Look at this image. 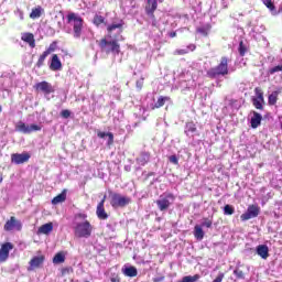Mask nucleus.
I'll use <instances>...</instances> for the list:
<instances>
[{"instance_id":"nucleus-1","label":"nucleus","mask_w":282,"mask_h":282,"mask_svg":"<svg viewBox=\"0 0 282 282\" xmlns=\"http://www.w3.org/2000/svg\"><path fill=\"white\" fill-rule=\"evenodd\" d=\"M74 235L77 239H89L94 232V226L87 220V214H77L74 223Z\"/></svg>"},{"instance_id":"nucleus-2","label":"nucleus","mask_w":282,"mask_h":282,"mask_svg":"<svg viewBox=\"0 0 282 282\" xmlns=\"http://www.w3.org/2000/svg\"><path fill=\"white\" fill-rule=\"evenodd\" d=\"M67 34H73L74 39H80L83 34V18L78 13H68L67 17Z\"/></svg>"},{"instance_id":"nucleus-3","label":"nucleus","mask_w":282,"mask_h":282,"mask_svg":"<svg viewBox=\"0 0 282 282\" xmlns=\"http://www.w3.org/2000/svg\"><path fill=\"white\" fill-rule=\"evenodd\" d=\"M175 202V195L173 193H164L162 194L159 199L156 200V206L161 213H164V210H169L171 205Z\"/></svg>"},{"instance_id":"nucleus-4","label":"nucleus","mask_w":282,"mask_h":282,"mask_svg":"<svg viewBox=\"0 0 282 282\" xmlns=\"http://www.w3.org/2000/svg\"><path fill=\"white\" fill-rule=\"evenodd\" d=\"M99 46L106 54H120V44H118L116 40L108 41L107 39H104L100 41Z\"/></svg>"},{"instance_id":"nucleus-5","label":"nucleus","mask_w":282,"mask_h":282,"mask_svg":"<svg viewBox=\"0 0 282 282\" xmlns=\"http://www.w3.org/2000/svg\"><path fill=\"white\" fill-rule=\"evenodd\" d=\"M228 74V58L223 57L220 64L207 72L209 78H217V76H226Z\"/></svg>"},{"instance_id":"nucleus-6","label":"nucleus","mask_w":282,"mask_h":282,"mask_svg":"<svg viewBox=\"0 0 282 282\" xmlns=\"http://www.w3.org/2000/svg\"><path fill=\"white\" fill-rule=\"evenodd\" d=\"M42 127L40 124H26L23 121H19L15 124V131H19L20 133L30 134L34 133V131H41Z\"/></svg>"},{"instance_id":"nucleus-7","label":"nucleus","mask_w":282,"mask_h":282,"mask_svg":"<svg viewBox=\"0 0 282 282\" xmlns=\"http://www.w3.org/2000/svg\"><path fill=\"white\" fill-rule=\"evenodd\" d=\"M110 204L113 208H123V206H128V204H131V198L122 196L120 194H112Z\"/></svg>"},{"instance_id":"nucleus-8","label":"nucleus","mask_w":282,"mask_h":282,"mask_svg":"<svg viewBox=\"0 0 282 282\" xmlns=\"http://www.w3.org/2000/svg\"><path fill=\"white\" fill-rule=\"evenodd\" d=\"M259 217V207L257 205H250L245 214L240 216L241 221H248V219H254Z\"/></svg>"},{"instance_id":"nucleus-9","label":"nucleus","mask_w":282,"mask_h":282,"mask_svg":"<svg viewBox=\"0 0 282 282\" xmlns=\"http://www.w3.org/2000/svg\"><path fill=\"white\" fill-rule=\"evenodd\" d=\"M14 249V245L12 242L3 243L0 248V263H6L8 258L10 257V250Z\"/></svg>"},{"instance_id":"nucleus-10","label":"nucleus","mask_w":282,"mask_h":282,"mask_svg":"<svg viewBox=\"0 0 282 282\" xmlns=\"http://www.w3.org/2000/svg\"><path fill=\"white\" fill-rule=\"evenodd\" d=\"M30 161V153H14L11 155V162L13 164H25V162Z\"/></svg>"},{"instance_id":"nucleus-11","label":"nucleus","mask_w":282,"mask_h":282,"mask_svg":"<svg viewBox=\"0 0 282 282\" xmlns=\"http://www.w3.org/2000/svg\"><path fill=\"white\" fill-rule=\"evenodd\" d=\"M35 89L37 91H42V94H45V95H50V94H54L55 89L54 87L52 86V84L47 83V82H41V83H37L35 85Z\"/></svg>"},{"instance_id":"nucleus-12","label":"nucleus","mask_w":282,"mask_h":282,"mask_svg":"<svg viewBox=\"0 0 282 282\" xmlns=\"http://www.w3.org/2000/svg\"><path fill=\"white\" fill-rule=\"evenodd\" d=\"M45 261L44 256H35L32 258V260L29 262L28 271L32 272L33 270H36V268H41L43 265V262Z\"/></svg>"},{"instance_id":"nucleus-13","label":"nucleus","mask_w":282,"mask_h":282,"mask_svg":"<svg viewBox=\"0 0 282 282\" xmlns=\"http://www.w3.org/2000/svg\"><path fill=\"white\" fill-rule=\"evenodd\" d=\"M22 225L21 221L17 220V218L11 217L10 220H8L4 225V230H21Z\"/></svg>"},{"instance_id":"nucleus-14","label":"nucleus","mask_w":282,"mask_h":282,"mask_svg":"<svg viewBox=\"0 0 282 282\" xmlns=\"http://www.w3.org/2000/svg\"><path fill=\"white\" fill-rule=\"evenodd\" d=\"M50 69H52V72H61L63 69V63H61V58H58V55H52Z\"/></svg>"},{"instance_id":"nucleus-15","label":"nucleus","mask_w":282,"mask_h":282,"mask_svg":"<svg viewBox=\"0 0 282 282\" xmlns=\"http://www.w3.org/2000/svg\"><path fill=\"white\" fill-rule=\"evenodd\" d=\"M158 10V0H148L145 6V12L151 17V19H155L153 12Z\"/></svg>"},{"instance_id":"nucleus-16","label":"nucleus","mask_w":282,"mask_h":282,"mask_svg":"<svg viewBox=\"0 0 282 282\" xmlns=\"http://www.w3.org/2000/svg\"><path fill=\"white\" fill-rule=\"evenodd\" d=\"M105 199H107V196H104L101 202L97 205V217L99 219H107L109 216L107 215V212H105Z\"/></svg>"},{"instance_id":"nucleus-17","label":"nucleus","mask_w":282,"mask_h":282,"mask_svg":"<svg viewBox=\"0 0 282 282\" xmlns=\"http://www.w3.org/2000/svg\"><path fill=\"white\" fill-rule=\"evenodd\" d=\"M121 272L124 274V276H138V269L133 265H123Z\"/></svg>"},{"instance_id":"nucleus-18","label":"nucleus","mask_w":282,"mask_h":282,"mask_svg":"<svg viewBox=\"0 0 282 282\" xmlns=\"http://www.w3.org/2000/svg\"><path fill=\"white\" fill-rule=\"evenodd\" d=\"M261 120H263V117L261 113L253 111V116L251 117V129H257L261 126Z\"/></svg>"},{"instance_id":"nucleus-19","label":"nucleus","mask_w":282,"mask_h":282,"mask_svg":"<svg viewBox=\"0 0 282 282\" xmlns=\"http://www.w3.org/2000/svg\"><path fill=\"white\" fill-rule=\"evenodd\" d=\"M256 250L261 259H268V257H270V249L265 245L258 246Z\"/></svg>"},{"instance_id":"nucleus-20","label":"nucleus","mask_w":282,"mask_h":282,"mask_svg":"<svg viewBox=\"0 0 282 282\" xmlns=\"http://www.w3.org/2000/svg\"><path fill=\"white\" fill-rule=\"evenodd\" d=\"M52 230H54V225L52 223H47V224L42 225L37 229V235H50V232H52Z\"/></svg>"},{"instance_id":"nucleus-21","label":"nucleus","mask_w":282,"mask_h":282,"mask_svg":"<svg viewBox=\"0 0 282 282\" xmlns=\"http://www.w3.org/2000/svg\"><path fill=\"white\" fill-rule=\"evenodd\" d=\"M65 199H67V189H64L61 194H58L57 196H55L52 199V204L54 206L58 205V204H63V202H65Z\"/></svg>"},{"instance_id":"nucleus-22","label":"nucleus","mask_w":282,"mask_h":282,"mask_svg":"<svg viewBox=\"0 0 282 282\" xmlns=\"http://www.w3.org/2000/svg\"><path fill=\"white\" fill-rule=\"evenodd\" d=\"M151 160V155L147 152H142L138 158H137V163L140 164V166H144L145 164L149 163Z\"/></svg>"},{"instance_id":"nucleus-23","label":"nucleus","mask_w":282,"mask_h":282,"mask_svg":"<svg viewBox=\"0 0 282 282\" xmlns=\"http://www.w3.org/2000/svg\"><path fill=\"white\" fill-rule=\"evenodd\" d=\"M22 41H24V43H29L30 47L36 46V43L34 42V34L32 33H23Z\"/></svg>"},{"instance_id":"nucleus-24","label":"nucleus","mask_w":282,"mask_h":282,"mask_svg":"<svg viewBox=\"0 0 282 282\" xmlns=\"http://www.w3.org/2000/svg\"><path fill=\"white\" fill-rule=\"evenodd\" d=\"M195 44H189L185 48H180L174 52V54L178 56H184V54H188V52H195Z\"/></svg>"},{"instance_id":"nucleus-25","label":"nucleus","mask_w":282,"mask_h":282,"mask_svg":"<svg viewBox=\"0 0 282 282\" xmlns=\"http://www.w3.org/2000/svg\"><path fill=\"white\" fill-rule=\"evenodd\" d=\"M194 237L197 239V241H202V239H204V229L200 225H196L194 227Z\"/></svg>"},{"instance_id":"nucleus-26","label":"nucleus","mask_w":282,"mask_h":282,"mask_svg":"<svg viewBox=\"0 0 282 282\" xmlns=\"http://www.w3.org/2000/svg\"><path fill=\"white\" fill-rule=\"evenodd\" d=\"M43 14V8L42 7H37L32 9L31 13H30V19H41V15Z\"/></svg>"},{"instance_id":"nucleus-27","label":"nucleus","mask_w":282,"mask_h":282,"mask_svg":"<svg viewBox=\"0 0 282 282\" xmlns=\"http://www.w3.org/2000/svg\"><path fill=\"white\" fill-rule=\"evenodd\" d=\"M169 100H171L170 97H159L158 101L154 104L153 109H160V107H164V105L169 102Z\"/></svg>"},{"instance_id":"nucleus-28","label":"nucleus","mask_w":282,"mask_h":282,"mask_svg":"<svg viewBox=\"0 0 282 282\" xmlns=\"http://www.w3.org/2000/svg\"><path fill=\"white\" fill-rule=\"evenodd\" d=\"M98 138H108V145L113 144V133L110 132H98Z\"/></svg>"},{"instance_id":"nucleus-29","label":"nucleus","mask_w":282,"mask_h":282,"mask_svg":"<svg viewBox=\"0 0 282 282\" xmlns=\"http://www.w3.org/2000/svg\"><path fill=\"white\" fill-rule=\"evenodd\" d=\"M122 25H123L122 22L112 23V24L108 25L107 30H108L109 34H111V32H113L115 30H119L121 32L122 31Z\"/></svg>"},{"instance_id":"nucleus-30","label":"nucleus","mask_w":282,"mask_h":282,"mask_svg":"<svg viewBox=\"0 0 282 282\" xmlns=\"http://www.w3.org/2000/svg\"><path fill=\"white\" fill-rule=\"evenodd\" d=\"M53 263H65V254L63 252H58L55 254V257L53 258Z\"/></svg>"},{"instance_id":"nucleus-31","label":"nucleus","mask_w":282,"mask_h":282,"mask_svg":"<svg viewBox=\"0 0 282 282\" xmlns=\"http://www.w3.org/2000/svg\"><path fill=\"white\" fill-rule=\"evenodd\" d=\"M197 131V128L195 127V123L189 122L186 123L185 133L188 135V133H195Z\"/></svg>"},{"instance_id":"nucleus-32","label":"nucleus","mask_w":282,"mask_h":282,"mask_svg":"<svg viewBox=\"0 0 282 282\" xmlns=\"http://www.w3.org/2000/svg\"><path fill=\"white\" fill-rule=\"evenodd\" d=\"M278 98H279V91H273V93L269 96V105H276Z\"/></svg>"},{"instance_id":"nucleus-33","label":"nucleus","mask_w":282,"mask_h":282,"mask_svg":"<svg viewBox=\"0 0 282 282\" xmlns=\"http://www.w3.org/2000/svg\"><path fill=\"white\" fill-rule=\"evenodd\" d=\"M202 228H212L213 227V220L209 218H204L202 224H200Z\"/></svg>"},{"instance_id":"nucleus-34","label":"nucleus","mask_w":282,"mask_h":282,"mask_svg":"<svg viewBox=\"0 0 282 282\" xmlns=\"http://www.w3.org/2000/svg\"><path fill=\"white\" fill-rule=\"evenodd\" d=\"M47 53H43L40 57H39V61H37V67H42L43 63H45V59L47 58Z\"/></svg>"},{"instance_id":"nucleus-35","label":"nucleus","mask_w":282,"mask_h":282,"mask_svg":"<svg viewBox=\"0 0 282 282\" xmlns=\"http://www.w3.org/2000/svg\"><path fill=\"white\" fill-rule=\"evenodd\" d=\"M224 213H225V215H234L235 214V208H232V206H230V205H226L224 207Z\"/></svg>"},{"instance_id":"nucleus-36","label":"nucleus","mask_w":282,"mask_h":282,"mask_svg":"<svg viewBox=\"0 0 282 282\" xmlns=\"http://www.w3.org/2000/svg\"><path fill=\"white\" fill-rule=\"evenodd\" d=\"M104 22H105V18H102V15H96L95 19H94V24L95 25H100Z\"/></svg>"},{"instance_id":"nucleus-37","label":"nucleus","mask_w":282,"mask_h":282,"mask_svg":"<svg viewBox=\"0 0 282 282\" xmlns=\"http://www.w3.org/2000/svg\"><path fill=\"white\" fill-rule=\"evenodd\" d=\"M256 100H260L263 102V91L260 90V88H256Z\"/></svg>"},{"instance_id":"nucleus-38","label":"nucleus","mask_w":282,"mask_h":282,"mask_svg":"<svg viewBox=\"0 0 282 282\" xmlns=\"http://www.w3.org/2000/svg\"><path fill=\"white\" fill-rule=\"evenodd\" d=\"M262 2L269 10H274V4L272 3V0H262Z\"/></svg>"},{"instance_id":"nucleus-39","label":"nucleus","mask_w":282,"mask_h":282,"mask_svg":"<svg viewBox=\"0 0 282 282\" xmlns=\"http://www.w3.org/2000/svg\"><path fill=\"white\" fill-rule=\"evenodd\" d=\"M262 102L263 101L253 98V106L256 107V109H263Z\"/></svg>"},{"instance_id":"nucleus-40","label":"nucleus","mask_w":282,"mask_h":282,"mask_svg":"<svg viewBox=\"0 0 282 282\" xmlns=\"http://www.w3.org/2000/svg\"><path fill=\"white\" fill-rule=\"evenodd\" d=\"M56 50V44L52 43L48 48L46 51H44L45 54H47L50 56V54H52V52H54Z\"/></svg>"},{"instance_id":"nucleus-41","label":"nucleus","mask_w":282,"mask_h":282,"mask_svg":"<svg viewBox=\"0 0 282 282\" xmlns=\"http://www.w3.org/2000/svg\"><path fill=\"white\" fill-rule=\"evenodd\" d=\"M61 116L62 118H69V116H72V111H69L68 109L62 110L61 111Z\"/></svg>"},{"instance_id":"nucleus-42","label":"nucleus","mask_w":282,"mask_h":282,"mask_svg":"<svg viewBox=\"0 0 282 282\" xmlns=\"http://www.w3.org/2000/svg\"><path fill=\"white\" fill-rule=\"evenodd\" d=\"M169 160H170L171 164H175V165H177L178 162H180V160L177 159L176 155H171V156L169 158Z\"/></svg>"},{"instance_id":"nucleus-43","label":"nucleus","mask_w":282,"mask_h":282,"mask_svg":"<svg viewBox=\"0 0 282 282\" xmlns=\"http://www.w3.org/2000/svg\"><path fill=\"white\" fill-rule=\"evenodd\" d=\"M234 274L237 276V279H243V271L236 269L234 271Z\"/></svg>"},{"instance_id":"nucleus-44","label":"nucleus","mask_w":282,"mask_h":282,"mask_svg":"<svg viewBox=\"0 0 282 282\" xmlns=\"http://www.w3.org/2000/svg\"><path fill=\"white\" fill-rule=\"evenodd\" d=\"M239 54H240V56H245V54H246V48L243 47V42H240Z\"/></svg>"},{"instance_id":"nucleus-45","label":"nucleus","mask_w":282,"mask_h":282,"mask_svg":"<svg viewBox=\"0 0 282 282\" xmlns=\"http://www.w3.org/2000/svg\"><path fill=\"white\" fill-rule=\"evenodd\" d=\"M144 86V78H141L139 80H137V89H142V87Z\"/></svg>"},{"instance_id":"nucleus-46","label":"nucleus","mask_w":282,"mask_h":282,"mask_svg":"<svg viewBox=\"0 0 282 282\" xmlns=\"http://www.w3.org/2000/svg\"><path fill=\"white\" fill-rule=\"evenodd\" d=\"M221 281H224V273H219L213 282H221Z\"/></svg>"},{"instance_id":"nucleus-47","label":"nucleus","mask_w":282,"mask_h":282,"mask_svg":"<svg viewBox=\"0 0 282 282\" xmlns=\"http://www.w3.org/2000/svg\"><path fill=\"white\" fill-rule=\"evenodd\" d=\"M18 14H19V17H20V20L23 21V11L18 10Z\"/></svg>"},{"instance_id":"nucleus-48","label":"nucleus","mask_w":282,"mask_h":282,"mask_svg":"<svg viewBox=\"0 0 282 282\" xmlns=\"http://www.w3.org/2000/svg\"><path fill=\"white\" fill-rule=\"evenodd\" d=\"M197 32H199V34H206V30L204 29H197Z\"/></svg>"},{"instance_id":"nucleus-49","label":"nucleus","mask_w":282,"mask_h":282,"mask_svg":"<svg viewBox=\"0 0 282 282\" xmlns=\"http://www.w3.org/2000/svg\"><path fill=\"white\" fill-rule=\"evenodd\" d=\"M170 36H171V39H175V37L177 36V33L171 32V33H170Z\"/></svg>"},{"instance_id":"nucleus-50","label":"nucleus","mask_w":282,"mask_h":282,"mask_svg":"<svg viewBox=\"0 0 282 282\" xmlns=\"http://www.w3.org/2000/svg\"><path fill=\"white\" fill-rule=\"evenodd\" d=\"M110 281H111V282H120V279H118V278H111Z\"/></svg>"},{"instance_id":"nucleus-51","label":"nucleus","mask_w":282,"mask_h":282,"mask_svg":"<svg viewBox=\"0 0 282 282\" xmlns=\"http://www.w3.org/2000/svg\"><path fill=\"white\" fill-rule=\"evenodd\" d=\"M1 182H3V176L0 175V184H1Z\"/></svg>"},{"instance_id":"nucleus-52","label":"nucleus","mask_w":282,"mask_h":282,"mask_svg":"<svg viewBox=\"0 0 282 282\" xmlns=\"http://www.w3.org/2000/svg\"><path fill=\"white\" fill-rule=\"evenodd\" d=\"M1 111H3V108L0 106V113H1Z\"/></svg>"}]
</instances>
